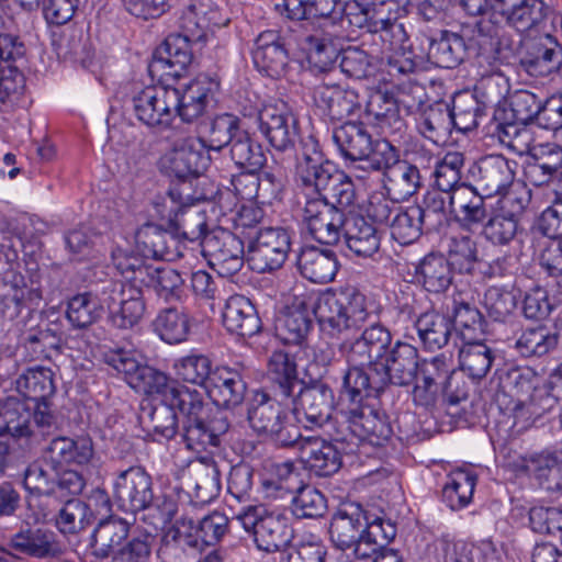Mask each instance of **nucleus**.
Here are the masks:
<instances>
[{
  "instance_id": "1",
  "label": "nucleus",
  "mask_w": 562,
  "mask_h": 562,
  "mask_svg": "<svg viewBox=\"0 0 562 562\" xmlns=\"http://www.w3.org/2000/svg\"><path fill=\"white\" fill-rule=\"evenodd\" d=\"M297 175L304 186L314 188L317 193V196L306 198L302 207V223L307 233L322 245H337L349 215L346 209L356 202L351 178L323 160L312 137L303 144Z\"/></svg>"
},
{
  "instance_id": "2",
  "label": "nucleus",
  "mask_w": 562,
  "mask_h": 562,
  "mask_svg": "<svg viewBox=\"0 0 562 562\" xmlns=\"http://www.w3.org/2000/svg\"><path fill=\"white\" fill-rule=\"evenodd\" d=\"M314 316L322 330L330 336L359 330L374 318L366 295L351 285L318 294L314 300Z\"/></svg>"
},
{
  "instance_id": "3",
  "label": "nucleus",
  "mask_w": 562,
  "mask_h": 562,
  "mask_svg": "<svg viewBox=\"0 0 562 562\" xmlns=\"http://www.w3.org/2000/svg\"><path fill=\"white\" fill-rule=\"evenodd\" d=\"M247 419L254 431L280 447H292L301 437L300 428L291 420L288 409L262 390L254 393Z\"/></svg>"
},
{
  "instance_id": "4",
  "label": "nucleus",
  "mask_w": 562,
  "mask_h": 562,
  "mask_svg": "<svg viewBox=\"0 0 562 562\" xmlns=\"http://www.w3.org/2000/svg\"><path fill=\"white\" fill-rule=\"evenodd\" d=\"M103 359L106 364L124 374L131 387L144 394L160 395L161 401H167L169 392L173 391L177 385V382L169 381L165 373L140 363L133 350L109 349L103 353Z\"/></svg>"
},
{
  "instance_id": "5",
  "label": "nucleus",
  "mask_w": 562,
  "mask_h": 562,
  "mask_svg": "<svg viewBox=\"0 0 562 562\" xmlns=\"http://www.w3.org/2000/svg\"><path fill=\"white\" fill-rule=\"evenodd\" d=\"M236 518L252 535L259 550L280 551L293 539L289 518L280 513L268 512L262 505H248Z\"/></svg>"
},
{
  "instance_id": "6",
  "label": "nucleus",
  "mask_w": 562,
  "mask_h": 562,
  "mask_svg": "<svg viewBox=\"0 0 562 562\" xmlns=\"http://www.w3.org/2000/svg\"><path fill=\"white\" fill-rule=\"evenodd\" d=\"M247 239V261L251 269L271 272L280 269L288 258L291 237L283 227H265L249 232Z\"/></svg>"
},
{
  "instance_id": "7",
  "label": "nucleus",
  "mask_w": 562,
  "mask_h": 562,
  "mask_svg": "<svg viewBox=\"0 0 562 562\" xmlns=\"http://www.w3.org/2000/svg\"><path fill=\"white\" fill-rule=\"evenodd\" d=\"M202 255L221 276L229 277L238 272L245 259L247 248L241 235L223 227H213L202 241Z\"/></svg>"
},
{
  "instance_id": "8",
  "label": "nucleus",
  "mask_w": 562,
  "mask_h": 562,
  "mask_svg": "<svg viewBox=\"0 0 562 562\" xmlns=\"http://www.w3.org/2000/svg\"><path fill=\"white\" fill-rule=\"evenodd\" d=\"M202 138L187 136L177 139L172 148L160 158L161 171L182 182L196 178L207 167L210 157L205 155Z\"/></svg>"
},
{
  "instance_id": "9",
  "label": "nucleus",
  "mask_w": 562,
  "mask_h": 562,
  "mask_svg": "<svg viewBox=\"0 0 562 562\" xmlns=\"http://www.w3.org/2000/svg\"><path fill=\"white\" fill-rule=\"evenodd\" d=\"M515 167L503 155H488L469 166L465 182L485 196L503 194L515 180Z\"/></svg>"
},
{
  "instance_id": "10",
  "label": "nucleus",
  "mask_w": 562,
  "mask_h": 562,
  "mask_svg": "<svg viewBox=\"0 0 562 562\" xmlns=\"http://www.w3.org/2000/svg\"><path fill=\"white\" fill-rule=\"evenodd\" d=\"M393 345L391 331L382 324L372 322L356 339L345 340L340 351L346 355L348 363L367 364L373 372Z\"/></svg>"
},
{
  "instance_id": "11",
  "label": "nucleus",
  "mask_w": 562,
  "mask_h": 562,
  "mask_svg": "<svg viewBox=\"0 0 562 562\" xmlns=\"http://www.w3.org/2000/svg\"><path fill=\"white\" fill-rule=\"evenodd\" d=\"M168 196L172 203L168 214L161 212V217H167L168 228L172 231L176 239L182 238L190 241H202L207 233L206 214L196 206L188 203L190 195H183L177 188L168 191ZM160 213V211H158Z\"/></svg>"
},
{
  "instance_id": "12",
  "label": "nucleus",
  "mask_w": 562,
  "mask_h": 562,
  "mask_svg": "<svg viewBox=\"0 0 562 562\" xmlns=\"http://www.w3.org/2000/svg\"><path fill=\"white\" fill-rule=\"evenodd\" d=\"M372 372L379 375V387L390 384L408 386L417 379L419 355L416 347L397 340L391 347L380 364Z\"/></svg>"
},
{
  "instance_id": "13",
  "label": "nucleus",
  "mask_w": 562,
  "mask_h": 562,
  "mask_svg": "<svg viewBox=\"0 0 562 562\" xmlns=\"http://www.w3.org/2000/svg\"><path fill=\"white\" fill-rule=\"evenodd\" d=\"M113 486V497L125 512L146 510L154 502L153 479L142 467L119 472Z\"/></svg>"
},
{
  "instance_id": "14",
  "label": "nucleus",
  "mask_w": 562,
  "mask_h": 562,
  "mask_svg": "<svg viewBox=\"0 0 562 562\" xmlns=\"http://www.w3.org/2000/svg\"><path fill=\"white\" fill-rule=\"evenodd\" d=\"M292 412L299 422L303 419L307 427H323L329 422L335 407V395L330 386L323 382H313L300 389L292 396Z\"/></svg>"
},
{
  "instance_id": "15",
  "label": "nucleus",
  "mask_w": 562,
  "mask_h": 562,
  "mask_svg": "<svg viewBox=\"0 0 562 562\" xmlns=\"http://www.w3.org/2000/svg\"><path fill=\"white\" fill-rule=\"evenodd\" d=\"M334 440L335 442L322 437L301 436L292 447H297L300 459L306 469L318 476H330L338 472L342 464L337 443L348 441V437L338 432Z\"/></svg>"
},
{
  "instance_id": "16",
  "label": "nucleus",
  "mask_w": 562,
  "mask_h": 562,
  "mask_svg": "<svg viewBox=\"0 0 562 562\" xmlns=\"http://www.w3.org/2000/svg\"><path fill=\"white\" fill-rule=\"evenodd\" d=\"M176 93L170 87H147L133 97L135 116L149 127H168L173 120Z\"/></svg>"
},
{
  "instance_id": "17",
  "label": "nucleus",
  "mask_w": 562,
  "mask_h": 562,
  "mask_svg": "<svg viewBox=\"0 0 562 562\" xmlns=\"http://www.w3.org/2000/svg\"><path fill=\"white\" fill-rule=\"evenodd\" d=\"M453 370L451 359L443 353L419 362L413 389L414 403L424 407L434 406L441 389L446 383L449 384Z\"/></svg>"
},
{
  "instance_id": "18",
  "label": "nucleus",
  "mask_w": 562,
  "mask_h": 562,
  "mask_svg": "<svg viewBox=\"0 0 562 562\" xmlns=\"http://www.w3.org/2000/svg\"><path fill=\"white\" fill-rule=\"evenodd\" d=\"M368 528L367 512L359 504H345L331 516L329 536L340 550L352 549L358 558V548Z\"/></svg>"
},
{
  "instance_id": "19",
  "label": "nucleus",
  "mask_w": 562,
  "mask_h": 562,
  "mask_svg": "<svg viewBox=\"0 0 562 562\" xmlns=\"http://www.w3.org/2000/svg\"><path fill=\"white\" fill-rule=\"evenodd\" d=\"M259 131L279 151L292 148L299 135L297 122L284 103L266 104L258 113Z\"/></svg>"
},
{
  "instance_id": "20",
  "label": "nucleus",
  "mask_w": 562,
  "mask_h": 562,
  "mask_svg": "<svg viewBox=\"0 0 562 562\" xmlns=\"http://www.w3.org/2000/svg\"><path fill=\"white\" fill-rule=\"evenodd\" d=\"M350 367L345 371L342 384L339 391L338 408L341 415L355 414L357 409L364 406V400L370 396H378L384 391L376 384L379 375L370 376L364 370L367 364L349 363Z\"/></svg>"
},
{
  "instance_id": "21",
  "label": "nucleus",
  "mask_w": 562,
  "mask_h": 562,
  "mask_svg": "<svg viewBox=\"0 0 562 562\" xmlns=\"http://www.w3.org/2000/svg\"><path fill=\"white\" fill-rule=\"evenodd\" d=\"M217 89L218 82L206 76L194 79L183 89L173 88V116L178 115L184 123L196 121L205 113Z\"/></svg>"
},
{
  "instance_id": "22",
  "label": "nucleus",
  "mask_w": 562,
  "mask_h": 562,
  "mask_svg": "<svg viewBox=\"0 0 562 562\" xmlns=\"http://www.w3.org/2000/svg\"><path fill=\"white\" fill-rule=\"evenodd\" d=\"M203 551L194 521L182 517L164 536L158 554L169 562H194Z\"/></svg>"
},
{
  "instance_id": "23",
  "label": "nucleus",
  "mask_w": 562,
  "mask_h": 562,
  "mask_svg": "<svg viewBox=\"0 0 562 562\" xmlns=\"http://www.w3.org/2000/svg\"><path fill=\"white\" fill-rule=\"evenodd\" d=\"M42 299L40 288L27 286L24 277L14 269L5 270L0 276V313L12 321L16 318L29 303H37Z\"/></svg>"
},
{
  "instance_id": "24",
  "label": "nucleus",
  "mask_w": 562,
  "mask_h": 562,
  "mask_svg": "<svg viewBox=\"0 0 562 562\" xmlns=\"http://www.w3.org/2000/svg\"><path fill=\"white\" fill-rule=\"evenodd\" d=\"M108 308L111 323L117 328H131L143 318L146 305L142 290L126 288L122 282L110 285Z\"/></svg>"
},
{
  "instance_id": "25",
  "label": "nucleus",
  "mask_w": 562,
  "mask_h": 562,
  "mask_svg": "<svg viewBox=\"0 0 562 562\" xmlns=\"http://www.w3.org/2000/svg\"><path fill=\"white\" fill-rule=\"evenodd\" d=\"M167 403L180 413V439L182 443L192 430L200 425L201 420L207 417V411H211L202 392L178 383L173 391L169 392Z\"/></svg>"
},
{
  "instance_id": "26",
  "label": "nucleus",
  "mask_w": 562,
  "mask_h": 562,
  "mask_svg": "<svg viewBox=\"0 0 562 562\" xmlns=\"http://www.w3.org/2000/svg\"><path fill=\"white\" fill-rule=\"evenodd\" d=\"M539 37H522L518 45L520 48L519 63L531 76L544 77L559 69L562 61V50L558 47L554 37H549L550 46L538 41Z\"/></svg>"
},
{
  "instance_id": "27",
  "label": "nucleus",
  "mask_w": 562,
  "mask_h": 562,
  "mask_svg": "<svg viewBox=\"0 0 562 562\" xmlns=\"http://www.w3.org/2000/svg\"><path fill=\"white\" fill-rule=\"evenodd\" d=\"M205 390L214 404L225 408H233L243 403L247 391V383L238 370L228 367H217L213 370Z\"/></svg>"
},
{
  "instance_id": "28",
  "label": "nucleus",
  "mask_w": 562,
  "mask_h": 562,
  "mask_svg": "<svg viewBox=\"0 0 562 562\" xmlns=\"http://www.w3.org/2000/svg\"><path fill=\"white\" fill-rule=\"evenodd\" d=\"M350 435L372 446H383L392 436V427L384 415L369 406H361L355 414H344Z\"/></svg>"
},
{
  "instance_id": "29",
  "label": "nucleus",
  "mask_w": 562,
  "mask_h": 562,
  "mask_svg": "<svg viewBox=\"0 0 562 562\" xmlns=\"http://www.w3.org/2000/svg\"><path fill=\"white\" fill-rule=\"evenodd\" d=\"M135 243L139 256L155 260L171 261L180 256L178 240L172 231L147 223L137 229Z\"/></svg>"
},
{
  "instance_id": "30",
  "label": "nucleus",
  "mask_w": 562,
  "mask_h": 562,
  "mask_svg": "<svg viewBox=\"0 0 562 562\" xmlns=\"http://www.w3.org/2000/svg\"><path fill=\"white\" fill-rule=\"evenodd\" d=\"M301 274L314 283H327L335 279L339 269L337 255L329 248L305 246L297 257Z\"/></svg>"
},
{
  "instance_id": "31",
  "label": "nucleus",
  "mask_w": 562,
  "mask_h": 562,
  "mask_svg": "<svg viewBox=\"0 0 562 562\" xmlns=\"http://www.w3.org/2000/svg\"><path fill=\"white\" fill-rule=\"evenodd\" d=\"M15 551L37 558H56L63 552L54 531L42 527H23L10 539Z\"/></svg>"
},
{
  "instance_id": "32",
  "label": "nucleus",
  "mask_w": 562,
  "mask_h": 562,
  "mask_svg": "<svg viewBox=\"0 0 562 562\" xmlns=\"http://www.w3.org/2000/svg\"><path fill=\"white\" fill-rule=\"evenodd\" d=\"M223 325L239 337H251L261 329V321L251 301L244 295L227 299L223 312Z\"/></svg>"
},
{
  "instance_id": "33",
  "label": "nucleus",
  "mask_w": 562,
  "mask_h": 562,
  "mask_svg": "<svg viewBox=\"0 0 562 562\" xmlns=\"http://www.w3.org/2000/svg\"><path fill=\"white\" fill-rule=\"evenodd\" d=\"M333 140L345 160L361 165L373 139L362 123L347 122L334 130Z\"/></svg>"
},
{
  "instance_id": "34",
  "label": "nucleus",
  "mask_w": 562,
  "mask_h": 562,
  "mask_svg": "<svg viewBox=\"0 0 562 562\" xmlns=\"http://www.w3.org/2000/svg\"><path fill=\"white\" fill-rule=\"evenodd\" d=\"M149 258L117 249L112 252V261L120 274L131 283L128 288L151 289L159 265L148 261Z\"/></svg>"
},
{
  "instance_id": "35",
  "label": "nucleus",
  "mask_w": 562,
  "mask_h": 562,
  "mask_svg": "<svg viewBox=\"0 0 562 562\" xmlns=\"http://www.w3.org/2000/svg\"><path fill=\"white\" fill-rule=\"evenodd\" d=\"M341 237L348 249L359 257H371L380 248L376 228L359 214L349 213Z\"/></svg>"
},
{
  "instance_id": "36",
  "label": "nucleus",
  "mask_w": 562,
  "mask_h": 562,
  "mask_svg": "<svg viewBox=\"0 0 562 562\" xmlns=\"http://www.w3.org/2000/svg\"><path fill=\"white\" fill-rule=\"evenodd\" d=\"M512 348L522 358L540 359L555 350L557 338L553 329L544 324L527 326L516 333Z\"/></svg>"
},
{
  "instance_id": "37",
  "label": "nucleus",
  "mask_w": 562,
  "mask_h": 562,
  "mask_svg": "<svg viewBox=\"0 0 562 562\" xmlns=\"http://www.w3.org/2000/svg\"><path fill=\"white\" fill-rule=\"evenodd\" d=\"M315 104L328 116L341 120L353 114L358 106V94L338 85L322 83L314 88Z\"/></svg>"
},
{
  "instance_id": "38",
  "label": "nucleus",
  "mask_w": 562,
  "mask_h": 562,
  "mask_svg": "<svg viewBox=\"0 0 562 562\" xmlns=\"http://www.w3.org/2000/svg\"><path fill=\"white\" fill-rule=\"evenodd\" d=\"M383 188L392 201L403 202L408 200L422 188L419 169L407 160H401L391 170L386 171Z\"/></svg>"
},
{
  "instance_id": "39",
  "label": "nucleus",
  "mask_w": 562,
  "mask_h": 562,
  "mask_svg": "<svg viewBox=\"0 0 562 562\" xmlns=\"http://www.w3.org/2000/svg\"><path fill=\"white\" fill-rule=\"evenodd\" d=\"M314 301H297L279 318L278 330L286 344H301L313 326Z\"/></svg>"
},
{
  "instance_id": "40",
  "label": "nucleus",
  "mask_w": 562,
  "mask_h": 562,
  "mask_svg": "<svg viewBox=\"0 0 562 562\" xmlns=\"http://www.w3.org/2000/svg\"><path fill=\"white\" fill-rule=\"evenodd\" d=\"M267 375L282 397H292L300 384L295 357L284 350H274L268 359Z\"/></svg>"
},
{
  "instance_id": "41",
  "label": "nucleus",
  "mask_w": 562,
  "mask_h": 562,
  "mask_svg": "<svg viewBox=\"0 0 562 562\" xmlns=\"http://www.w3.org/2000/svg\"><path fill=\"white\" fill-rule=\"evenodd\" d=\"M416 276L426 291L442 293L452 284L453 268L443 255L430 252L418 263Z\"/></svg>"
},
{
  "instance_id": "42",
  "label": "nucleus",
  "mask_w": 562,
  "mask_h": 562,
  "mask_svg": "<svg viewBox=\"0 0 562 562\" xmlns=\"http://www.w3.org/2000/svg\"><path fill=\"white\" fill-rule=\"evenodd\" d=\"M63 335L54 326L46 324L27 331L23 338L25 358L30 361L50 360L61 351Z\"/></svg>"
},
{
  "instance_id": "43",
  "label": "nucleus",
  "mask_w": 562,
  "mask_h": 562,
  "mask_svg": "<svg viewBox=\"0 0 562 562\" xmlns=\"http://www.w3.org/2000/svg\"><path fill=\"white\" fill-rule=\"evenodd\" d=\"M415 328L423 346L428 350H436L448 345L453 323L451 317L430 311L418 316Z\"/></svg>"
},
{
  "instance_id": "44",
  "label": "nucleus",
  "mask_w": 562,
  "mask_h": 562,
  "mask_svg": "<svg viewBox=\"0 0 562 562\" xmlns=\"http://www.w3.org/2000/svg\"><path fill=\"white\" fill-rule=\"evenodd\" d=\"M16 390L25 397L46 405V401L55 393L54 372L42 366L27 368L15 381Z\"/></svg>"
},
{
  "instance_id": "45",
  "label": "nucleus",
  "mask_w": 562,
  "mask_h": 562,
  "mask_svg": "<svg viewBox=\"0 0 562 562\" xmlns=\"http://www.w3.org/2000/svg\"><path fill=\"white\" fill-rule=\"evenodd\" d=\"M430 37L428 57L441 68H454L475 45V37Z\"/></svg>"
},
{
  "instance_id": "46",
  "label": "nucleus",
  "mask_w": 562,
  "mask_h": 562,
  "mask_svg": "<svg viewBox=\"0 0 562 562\" xmlns=\"http://www.w3.org/2000/svg\"><path fill=\"white\" fill-rule=\"evenodd\" d=\"M229 426L228 417L224 412L217 409L214 414H210L207 411V417L203 418L200 425L192 430L184 441V446L193 451L218 447L220 438L228 431Z\"/></svg>"
},
{
  "instance_id": "47",
  "label": "nucleus",
  "mask_w": 562,
  "mask_h": 562,
  "mask_svg": "<svg viewBox=\"0 0 562 562\" xmlns=\"http://www.w3.org/2000/svg\"><path fill=\"white\" fill-rule=\"evenodd\" d=\"M128 531L130 525L121 518L101 520L92 535L93 554L101 559L109 558L127 538Z\"/></svg>"
},
{
  "instance_id": "48",
  "label": "nucleus",
  "mask_w": 562,
  "mask_h": 562,
  "mask_svg": "<svg viewBox=\"0 0 562 562\" xmlns=\"http://www.w3.org/2000/svg\"><path fill=\"white\" fill-rule=\"evenodd\" d=\"M524 467L547 491L562 490V461L554 453L531 454L525 459Z\"/></svg>"
},
{
  "instance_id": "49",
  "label": "nucleus",
  "mask_w": 562,
  "mask_h": 562,
  "mask_svg": "<svg viewBox=\"0 0 562 562\" xmlns=\"http://www.w3.org/2000/svg\"><path fill=\"white\" fill-rule=\"evenodd\" d=\"M367 114L372 116L381 128H391L393 132H402L405 127L404 120L396 104V100L387 89L374 91L367 103Z\"/></svg>"
},
{
  "instance_id": "50",
  "label": "nucleus",
  "mask_w": 562,
  "mask_h": 562,
  "mask_svg": "<svg viewBox=\"0 0 562 562\" xmlns=\"http://www.w3.org/2000/svg\"><path fill=\"white\" fill-rule=\"evenodd\" d=\"M463 190L452 192L449 196L448 205L452 212H457L462 220L470 224H484L488 218L485 206V195L480 190H473L467 182L462 183Z\"/></svg>"
},
{
  "instance_id": "51",
  "label": "nucleus",
  "mask_w": 562,
  "mask_h": 562,
  "mask_svg": "<svg viewBox=\"0 0 562 562\" xmlns=\"http://www.w3.org/2000/svg\"><path fill=\"white\" fill-rule=\"evenodd\" d=\"M218 16V11L211 9L204 2L191 3L179 19L181 32L177 35L214 34L220 27L217 23Z\"/></svg>"
},
{
  "instance_id": "52",
  "label": "nucleus",
  "mask_w": 562,
  "mask_h": 562,
  "mask_svg": "<svg viewBox=\"0 0 562 562\" xmlns=\"http://www.w3.org/2000/svg\"><path fill=\"white\" fill-rule=\"evenodd\" d=\"M493 361V349L483 342V338L464 341L459 350L460 369L472 379H483L491 370Z\"/></svg>"
},
{
  "instance_id": "53",
  "label": "nucleus",
  "mask_w": 562,
  "mask_h": 562,
  "mask_svg": "<svg viewBox=\"0 0 562 562\" xmlns=\"http://www.w3.org/2000/svg\"><path fill=\"white\" fill-rule=\"evenodd\" d=\"M154 57L157 61L166 65L172 71L168 74L179 78L182 71L192 63L190 37H165L159 47L156 48Z\"/></svg>"
},
{
  "instance_id": "54",
  "label": "nucleus",
  "mask_w": 562,
  "mask_h": 562,
  "mask_svg": "<svg viewBox=\"0 0 562 562\" xmlns=\"http://www.w3.org/2000/svg\"><path fill=\"white\" fill-rule=\"evenodd\" d=\"M544 105L543 101L536 93L529 90H516L509 95L510 120H516L522 125L537 122L539 126L544 128Z\"/></svg>"
},
{
  "instance_id": "55",
  "label": "nucleus",
  "mask_w": 562,
  "mask_h": 562,
  "mask_svg": "<svg viewBox=\"0 0 562 562\" xmlns=\"http://www.w3.org/2000/svg\"><path fill=\"white\" fill-rule=\"evenodd\" d=\"M229 155L241 170L259 171L267 161L261 144L247 131L239 132L237 138L229 146Z\"/></svg>"
},
{
  "instance_id": "56",
  "label": "nucleus",
  "mask_w": 562,
  "mask_h": 562,
  "mask_svg": "<svg viewBox=\"0 0 562 562\" xmlns=\"http://www.w3.org/2000/svg\"><path fill=\"white\" fill-rule=\"evenodd\" d=\"M464 165V155L460 151H449L436 164L434 171L436 191L447 194L463 190L460 181L462 179L461 168Z\"/></svg>"
},
{
  "instance_id": "57",
  "label": "nucleus",
  "mask_w": 562,
  "mask_h": 562,
  "mask_svg": "<svg viewBox=\"0 0 562 562\" xmlns=\"http://www.w3.org/2000/svg\"><path fill=\"white\" fill-rule=\"evenodd\" d=\"M475 485V474L458 469L448 476L442 488V499L452 510L461 509L470 504Z\"/></svg>"
},
{
  "instance_id": "58",
  "label": "nucleus",
  "mask_w": 562,
  "mask_h": 562,
  "mask_svg": "<svg viewBox=\"0 0 562 562\" xmlns=\"http://www.w3.org/2000/svg\"><path fill=\"white\" fill-rule=\"evenodd\" d=\"M447 260L460 273L472 274L479 261L477 244L467 234H456L449 237L447 244Z\"/></svg>"
},
{
  "instance_id": "59",
  "label": "nucleus",
  "mask_w": 562,
  "mask_h": 562,
  "mask_svg": "<svg viewBox=\"0 0 562 562\" xmlns=\"http://www.w3.org/2000/svg\"><path fill=\"white\" fill-rule=\"evenodd\" d=\"M240 119L232 113H222L214 116L210 122V128L205 143V149L221 151L224 147L231 146L239 132L245 130L240 126Z\"/></svg>"
},
{
  "instance_id": "60",
  "label": "nucleus",
  "mask_w": 562,
  "mask_h": 562,
  "mask_svg": "<svg viewBox=\"0 0 562 562\" xmlns=\"http://www.w3.org/2000/svg\"><path fill=\"white\" fill-rule=\"evenodd\" d=\"M453 329L464 341L477 340L485 334V321L481 312L468 302L454 301L452 310Z\"/></svg>"
},
{
  "instance_id": "61",
  "label": "nucleus",
  "mask_w": 562,
  "mask_h": 562,
  "mask_svg": "<svg viewBox=\"0 0 562 562\" xmlns=\"http://www.w3.org/2000/svg\"><path fill=\"white\" fill-rule=\"evenodd\" d=\"M546 7L540 0H528L507 14L508 22L519 33L535 31L551 35L546 29Z\"/></svg>"
},
{
  "instance_id": "62",
  "label": "nucleus",
  "mask_w": 562,
  "mask_h": 562,
  "mask_svg": "<svg viewBox=\"0 0 562 562\" xmlns=\"http://www.w3.org/2000/svg\"><path fill=\"white\" fill-rule=\"evenodd\" d=\"M153 325L158 336L171 345L184 341L190 331L188 315L175 307L160 311Z\"/></svg>"
},
{
  "instance_id": "63",
  "label": "nucleus",
  "mask_w": 562,
  "mask_h": 562,
  "mask_svg": "<svg viewBox=\"0 0 562 562\" xmlns=\"http://www.w3.org/2000/svg\"><path fill=\"white\" fill-rule=\"evenodd\" d=\"M396 536V527L391 520L368 519V528L363 532L362 542L358 548V558L368 559L384 549Z\"/></svg>"
},
{
  "instance_id": "64",
  "label": "nucleus",
  "mask_w": 562,
  "mask_h": 562,
  "mask_svg": "<svg viewBox=\"0 0 562 562\" xmlns=\"http://www.w3.org/2000/svg\"><path fill=\"white\" fill-rule=\"evenodd\" d=\"M102 305L91 293L72 296L67 304L66 316L75 328H88L102 316Z\"/></svg>"
}]
</instances>
